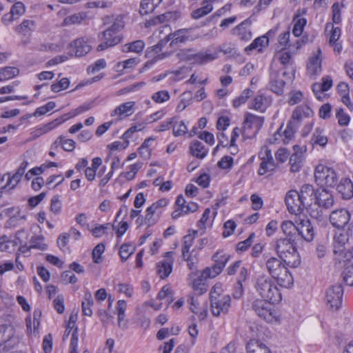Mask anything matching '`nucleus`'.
<instances>
[{"mask_svg": "<svg viewBox=\"0 0 353 353\" xmlns=\"http://www.w3.org/2000/svg\"><path fill=\"white\" fill-rule=\"evenodd\" d=\"M188 33L189 30L188 29L178 30L174 33H170L167 35L164 39L159 41V43L155 46L148 48L145 51L146 57H150L154 55L155 54H157L144 64L143 67L140 70V72H144L152 66L157 61L162 60L170 55V53L169 52L158 54L161 50L163 47L166 44V43L170 41V46L172 47L181 43H185L188 39Z\"/></svg>", "mask_w": 353, "mask_h": 353, "instance_id": "nucleus-1", "label": "nucleus"}, {"mask_svg": "<svg viewBox=\"0 0 353 353\" xmlns=\"http://www.w3.org/2000/svg\"><path fill=\"white\" fill-rule=\"evenodd\" d=\"M254 287L261 299H264L272 304L279 303L282 300L281 292L276 283L265 274L256 278Z\"/></svg>", "mask_w": 353, "mask_h": 353, "instance_id": "nucleus-2", "label": "nucleus"}, {"mask_svg": "<svg viewBox=\"0 0 353 353\" xmlns=\"http://www.w3.org/2000/svg\"><path fill=\"white\" fill-rule=\"evenodd\" d=\"M274 250L279 257L287 265L296 268L301 263L300 256L290 238H280L275 242Z\"/></svg>", "mask_w": 353, "mask_h": 353, "instance_id": "nucleus-3", "label": "nucleus"}, {"mask_svg": "<svg viewBox=\"0 0 353 353\" xmlns=\"http://www.w3.org/2000/svg\"><path fill=\"white\" fill-rule=\"evenodd\" d=\"M339 174L331 167L323 164H319L314 170L315 182L321 186L334 187L339 180Z\"/></svg>", "mask_w": 353, "mask_h": 353, "instance_id": "nucleus-4", "label": "nucleus"}, {"mask_svg": "<svg viewBox=\"0 0 353 353\" xmlns=\"http://www.w3.org/2000/svg\"><path fill=\"white\" fill-rule=\"evenodd\" d=\"M272 304L264 299H256L253 301L252 307L261 319L268 323H277L279 321V315Z\"/></svg>", "mask_w": 353, "mask_h": 353, "instance_id": "nucleus-5", "label": "nucleus"}, {"mask_svg": "<svg viewBox=\"0 0 353 353\" xmlns=\"http://www.w3.org/2000/svg\"><path fill=\"white\" fill-rule=\"evenodd\" d=\"M263 118L248 113L243 122V140L254 138L263 124Z\"/></svg>", "mask_w": 353, "mask_h": 353, "instance_id": "nucleus-6", "label": "nucleus"}, {"mask_svg": "<svg viewBox=\"0 0 353 353\" xmlns=\"http://www.w3.org/2000/svg\"><path fill=\"white\" fill-rule=\"evenodd\" d=\"M230 256L225 254L223 251H218L212 256V260L214 262L212 268H207L203 270L201 277L207 279L216 277L219 275L226 263L229 261Z\"/></svg>", "mask_w": 353, "mask_h": 353, "instance_id": "nucleus-7", "label": "nucleus"}, {"mask_svg": "<svg viewBox=\"0 0 353 353\" xmlns=\"http://www.w3.org/2000/svg\"><path fill=\"white\" fill-rule=\"evenodd\" d=\"M190 49L181 50L177 52L176 57L180 61H192L199 64H205L216 59L218 57L217 53H210L208 52H201L193 54Z\"/></svg>", "mask_w": 353, "mask_h": 353, "instance_id": "nucleus-8", "label": "nucleus"}, {"mask_svg": "<svg viewBox=\"0 0 353 353\" xmlns=\"http://www.w3.org/2000/svg\"><path fill=\"white\" fill-rule=\"evenodd\" d=\"M99 39L101 43L98 45L97 50L98 51L104 50L108 48L113 47L119 43L122 37L117 32L105 29L101 33L99 34Z\"/></svg>", "mask_w": 353, "mask_h": 353, "instance_id": "nucleus-9", "label": "nucleus"}, {"mask_svg": "<svg viewBox=\"0 0 353 353\" xmlns=\"http://www.w3.org/2000/svg\"><path fill=\"white\" fill-rule=\"evenodd\" d=\"M343 290L341 285H334L326 291L325 300L327 305L333 310L339 309L342 303Z\"/></svg>", "mask_w": 353, "mask_h": 353, "instance_id": "nucleus-10", "label": "nucleus"}, {"mask_svg": "<svg viewBox=\"0 0 353 353\" xmlns=\"http://www.w3.org/2000/svg\"><path fill=\"white\" fill-rule=\"evenodd\" d=\"M285 201L287 208L291 214L301 213L305 206V203L301 200L299 192L296 190H292L288 192Z\"/></svg>", "mask_w": 353, "mask_h": 353, "instance_id": "nucleus-11", "label": "nucleus"}, {"mask_svg": "<svg viewBox=\"0 0 353 353\" xmlns=\"http://www.w3.org/2000/svg\"><path fill=\"white\" fill-rule=\"evenodd\" d=\"M231 305L230 295H223L221 297L210 300V309L214 316L225 314Z\"/></svg>", "mask_w": 353, "mask_h": 353, "instance_id": "nucleus-12", "label": "nucleus"}, {"mask_svg": "<svg viewBox=\"0 0 353 353\" xmlns=\"http://www.w3.org/2000/svg\"><path fill=\"white\" fill-rule=\"evenodd\" d=\"M173 255V252H167L165 253L164 259L157 263V274L162 279L167 278L172 271Z\"/></svg>", "mask_w": 353, "mask_h": 353, "instance_id": "nucleus-13", "label": "nucleus"}, {"mask_svg": "<svg viewBox=\"0 0 353 353\" xmlns=\"http://www.w3.org/2000/svg\"><path fill=\"white\" fill-rule=\"evenodd\" d=\"M350 220V214L346 209L334 210L330 215L331 224L336 228H343Z\"/></svg>", "mask_w": 353, "mask_h": 353, "instance_id": "nucleus-14", "label": "nucleus"}, {"mask_svg": "<svg viewBox=\"0 0 353 353\" xmlns=\"http://www.w3.org/2000/svg\"><path fill=\"white\" fill-rule=\"evenodd\" d=\"M297 233L305 241H311L314 239V232L310 220L305 217H298L296 220Z\"/></svg>", "mask_w": 353, "mask_h": 353, "instance_id": "nucleus-15", "label": "nucleus"}, {"mask_svg": "<svg viewBox=\"0 0 353 353\" xmlns=\"http://www.w3.org/2000/svg\"><path fill=\"white\" fill-rule=\"evenodd\" d=\"M315 204L319 207L327 209L334 204L332 194L327 190L318 189L314 194Z\"/></svg>", "mask_w": 353, "mask_h": 353, "instance_id": "nucleus-16", "label": "nucleus"}, {"mask_svg": "<svg viewBox=\"0 0 353 353\" xmlns=\"http://www.w3.org/2000/svg\"><path fill=\"white\" fill-rule=\"evenodd\" d=\"M295 130L292 121H290L283 132H281V129L279 130L272 137L268 139V142L270 144H274L279 139H281L284 144H288L294 137Z\"/></svg>", "mask_w": 353, "mask_h": 353, "instance_id": "nucleus-17", "label": "nucleus"}, {"mask_svg": "<svg viewBox=\"0 0 353 353\" xmlns=\"http://www.w3.org/2000/svg\"><path fill=\"white\" fill-rule=\"evenodd\" d=\"M251 21L246 19L232 30V34L240 40L247 41L251 39L252 34L250 30Z\"/></svg>", "mask_w": 353, "mask_h": 353, "instance_id": "nucleus-18", "label": "nucleus"}, {"mask_svg": "<svg viewBox=\"0 0 353 353\" xmlns=\"http://www.w3.org/2000/svg\"><path fill=\"white\" fill-rule=\"evenodd\" d=\"M6 214L9 217L8 224L12 227L17 226L26 220V213L18 207L9 208L6 210Z\"/></svg>", "mask_w": 353, "mask_h": 353, "instance_id": "nucleus-19", "label": "nucleus"}, {"mask_svg": "<svg viewBox=\"0 0 353 353\" xmlns=\"http://www.w3.org/2000/svg\"><path fill=\"white\" fill-rule=\"evenodd\" d=\"M67 119L62 117L54 119V121L49 122L45 125L34 128L31 132V135L34 139L38 138L43 134H45L52 130L57 128L61 123H63Z\"/></svg>", "mask_w": 353, "mask_h": 353, "instance_id": "nucleus-20", "label": "nucleus"}, {"mask_svg": "<svg viewBox=\"0 0 353 353\" xmlns=\"http://www.w3.org/2000/svg\"><path fill=\"white\" fill-rule=\"evenodd\" d=\"M272 279L275 281L277 286L280 285L285 288H290L294 283L292 274L286 266L275 275V277H273Z\"/></svg>", "mask_w": 353, "mask_h": 353, "instance_id": "nucleus-21", "label": "nucleus"}, {"mask_svg": "<svg viewBox=\"0 0 353 353\" xmlns=\"http://www.w3.org/2000/svg\"><path fill=\"white\" fill-rule=\"evenodd\" d=\"M285 264L280 258L271 256L265 261V270L270 275V277L272 279L286 266Z\"/></svg>", "mask_w": 353, "mask_h": 353, "instance_id": "nucleus-22", "label": "nucleus"}, {"mask_svg": "<svg viewBox=\"0 0 353 353\" xmlns=\"http://www.w3.org/2000/svg\"><path fill=\"white\" fill-rule=\"evenodd\" d=\"M71 47L74 49V53L76 57H82L88 54L92 49L88 39L85 38H79L73 41Z\"/></svg>", "mask_w": 353, "mask_h": 353, "instance_id": "nucleus-23", "label": "nucleus"}, {"mask_svg": "<svg viewBox=\"0 0 353 353\" xmlns=\"http://www.w3.org/2000/svg\"><path fill=\"white\" fill-rule=\"evenodd\" d=\"M333 252L334 261L339 264H345L353 259V247L350 245L333 250Z\"/></svg>", "mask_w": 353, "mask_h": 353, "instance_id": "nucleus-24", "label": "nucleus"}, {"mask_svg": "<svg viewBox=\"0 0 353 353\" xmlns=\"http://www.w3.org/2000/svg\"><path fill=\"white\" fill-rule=\"evenodd\" d=\"M179 17L177 12H167L164 14H159L145 22V27L149 28L159 23H163L168 21H174Z\"/></svg>", "mask_w": 353, "mask_h": 353, "instance_id": "nucleus-25", "label": "nucleus"}, {"mask_svg": "<svg viewBox=\"0 0 353 353\" xmlns=\"http://www.w3.org/2000/svg\"><path fill=\"white\" fill-rule=\"evenodd\" d=\"M313 110L307 105L297 106L292 112L291 121L293 123H299L305 118L312 117Z\"/></svg>", "mask_w": 353, "mask_h": 353, "instance_id": "nucleus-26", "label": "nucleus"}, {"mask_svg": "<svg viewBox=\"0 0 353 353\" xmlns=\"http://www.w3.org/2000/svg\"><path fill=\"white\" fill-rule=\"evenodd\" d=\"M134 101H129L117 106L110 114L111 117H117L119 119L130 116L134 112Z\"/></svg>", "mask_w": 353, "mask_h": 353, "instance_id": "nucleus-27", "label": "nucleus"}, {"mask_svg": "<svg viewBox=\"0 0 353 353\" xmlns=\"http://www.w3.org/2000/svg\"><path fill=\"white\" fill-rule=\"evenodd\" d=\"M190 309L198 316L200 320H204L208 316V305L205 301L201 303L199 300L192 298Z\"/></svg>", "mask_w": 353, "mask_h": 353, "instance_id": "nucleus-28", "label": "nucleus"}, {"mask_svg": "<svg viewBox=\"0 0 353 353\" xmlns=\"http://www.w3.org/2000/svg\"><path fill=\"white\" fill-rule=\"evenodd\" d=\"M190 154L199 159H203L208 154L209 149L197 140L191 141L189 147Z\"/></svg>", "mask_w": 353, "mask_h": 353, "instance_id": "nucleus-29", "label": "nucleus"}, {"mask_svg": "<svg viewBox=\"0 0 353 353\" xmlns=\"http://www.w3.org/2000/svg\"><path fill=\"white\" fill-rule=\"evenodd\" d=\"M336 190L345 199H349L353 196V183L350 179H342L337 185Z\"/></svg>", "mask_w": 353, "mask_h": 353, "instance_id": "nucleus-30", "label": "nucleus"}, {"mask_svg": "<svg viewBox=\"0 0 353 353\" xmlns=\"http://www.w3.org/2000/svg\"><path fill=\"white\" fill-rule=\"evenodd\" d=\"M321 50L320 48H318L316 53L309 59V61L307 65V70L310 75H315L321 70Z\"/></svg>", "mask_w": 353, "mask_h": 353, "instance_id": "nucleus-31", "label": "nucleus"}, {"mask_svg": "<svg viewBox=\"0 0 353 353\" xmlns=\"http://www.w3.org/2000/svg\"><path fill=\"white\" fill-rule=\"evenodd\" d=\"M349 234L347 232L344 230H339L336 232L334 236L333 240V250H336L338 249H342V248H345L349 246Z\"/></svg>", "mask_w": 353, "mask_h": 353, "instance_id": "nucleus-32", "label": "nucleus"}, {"mask_svg": "<svg viewBox=\"0 0 353 353\" xmlns=\"http://www.w3.org/2000/svg\"><path fill=\"white\" fill-rule=\"evenodd\" d=\"M61 145L62 148L66 152H72L74 150L76 143L71 139H65L63 136H59L51 146V150H54Z\"/></svg>", "mask_w": 353, "mask_h": 353, "instance_id": "nucleus-33", "label": "nucleus"}, {"mask_svg": "<svg viewBox=\"0 0 353 353\" xmlns=\"http://www.w3.org/2000/svg\"><path fill=\"white\" fill-rule=\"evenodd\" d=\"M311 143L312 145H318L321 147H325L327 143V137L325 134V130L321 127L315 128L311 138Z\"/></svg>", "mask_w": 353, "mask_h": 353, "instance_id": "nucleus-34", "label": "nucleus"}, {"mask_svg": "<svg viewBox=\"0 0 353 353\" xmlns=\"http://www.w3.org/2000/svg\"><path fill=\"white\" fill-rule=\"evenodd\" d=\"M161 1L162 0H142L139 6L140 14L146 15L152 12Z\"/></svg>", "mask_w": 353, "mask_h": 353, "instance_id": "nucleus-35", "label": "nucleus"}, {"mask_svg": "<svg viewBox=\"0 0 353 353\" xmlns=\"http://www.w3.org/2000/svg\"><path fill=\"white\" fill-rule=\"evenodd\" d=\"M246 350L248 353H271L265 344L257 340H250L246 345Z\"/></svg>", "mask_w": 353, "mask_h": 353, "instance_id": "nucleus-36", "label": "nucleus"}, {"mask_svg": "<svg viewBox=\"0 0 353 353\" xmlns=\"http://www.w3.org/2000/svg\"><path fill=\"white\" fill-rule=\"evenodd\" d=\"M268 44V36L259 37L245 48V51L246 52H249L253 50H257L258 52H261L263 51V48L267 47Z\"/></svg>", "mask_w": 353, "mask_h": 353, "instance_id": "nucleus-37", "label": "nucleus"}, {"mask_svg": "<svg viewBox=\"0 0 353 353\" xmlns=\"http://www.w3.org/2000/svg\"><path fill=\"white\" fill-rule=\"evenodd\" d=\"M198 209V205L194 202L185 203L184 206L181 209H175L172 213V217L174 219L185 215L190 212H194Z\"/></svg>", "mask_w": 353, "mask_h": 353, "instance_id": "nucleus-38", "label": "nucleus"}, {"mask_svg": "<svg viewBox=\"0 0 353 353\" xmlns=\"http://www.w3.org/2000/svg\"><path fill=\"white\" fill-rule=\"evenodd\" d=\"M271 99L264 95H257L253 100L252 107L256 110L261 112L265 111V110L270 105Z\"/></svg>", "mask_w": 353, "mask_h": 353, "instance_id": "nucleus-39", "label": "nucleus"}, {"mask_svg": "<svg viewBox=\"0 0 353 353\" xmlns=\"http://www.w3.org/2000/svg\"><path fill=\"white\" fill-rule=\"evenodd\" d=\"M35 29V22L33 20H23L21 24L15 28V32L24 36L29 34Z\"/></svg>", "mask_w": 353, "mask_h": 353, "instance_id": "nucleus-40", "label": "nucleus"}, {"mask_svg": "<svg viewBox=\"0 0 353 353\" xmlns=\"http://www.w3.org/2000/svg\"><path fill=\"white\" fill-rule=\"evenodd\" d=\"M14 330L10 325H0V345L9 342L14 336Z\"/></svg>", "mask_w": 353, "mask_h": 353, "instance_id": "nucleus-41", "label": "nucleus"}, {"mask_svg": "<svg viewBox=\"0 0 353 353\" xmlns=\"http://www.w3.org/2000/svg\"><path fill=\"white\" fill-rule=\"evenodd\" d=\"M145 47V43L142 40H137L131 43H126L121 47L123 52H136L141 53Z\"/></svg>", "mask_w": 353, "mask_h": 353, "instance_id": "nucleus-42", "label": "nucleus"}, {"mask_svg": "<svg viewBox=\"0 0 353 353\" xmlns=\"http://www.w3.org/2000/svg\"><path fill=\"white\" fill-rule=\"evenodd\" d=\"M17 243L15 241L11 240L8 236H0V252H14Z\"/></svg>", "mask_w": 353, "mask_h": 353, "instance_id": "nucleus-43", "label": "nucleus"}, {"mask_svg": "<svg viewBox=\"0 0 353 353\" xmlns=\"http://www.w3.org/2000/svg\"><path fill=\"white\" fill-rule=\"evenodd\" d=\"M213 10V6L212 3H210L209 0H204L202 2V6L192 12V17L194 19H199L208 13H210Z\"/></svg>", "mask_w": 353, "mask_h": 353, "instance_id": "nucleus-44", "label": "nucleus"}, {"mask_svg": "<svg viewBox=\"0 0 353 353\" xmlns=\"http://www.w3.org/2000/svg\"><path fill=\"white\" fill-rule=\"evenodd\" d=\"M93 305V300L92 294L90 292L87 291L84 294L83 300L81 303L82 312L84 315L91 316L92 314V305Z\"/></svg>", "mask_w": 353, "mask_h": 353, "instance_id": "nucleus-45", "label": "nucleus"}, {"mask_svg": "<svg viewBox=\"0 0 353 353\" xmlns=\"http://www.w3.org/2000/svg\"><path fill=\"white\" fill-rule=\"evenodd\" d=\"M4 175L5 176H8V178L6 183L3 186H2V188L7 189V190L14 189L20 182L23 176V174L18 172L17 171H16L15 173L13 174L12 176L10 173H7Z\"/></svg>", "mask_w": 353, "mask_h": 353, "instance_id": "nucleus-46", "label": "nucleus"}, {"mask_svg": "<svg viewBox=\"0 0 353 353\" xmlns=\"http://www.w3.org/2000/svg\"><path fill=\"white\" fill-rule=\"evenodd\" d=\"M315 192L312 185L309 184L303 185L301 191L299 192L301 200L303 201V203H305V205L307 204V199H310L312 200V196H314Z\"/></svg>", "mask_w": 353, "mask_h": 353, "instance_id": "nucleus-47", "label": "nucleus"}, {"mask_svg": "<svg viewBox=\"0 0 353 353\" xmlns=\"http://www.w3.org/2000/svg\"><path fill=\"white\" fill-rule=\"evenodd\" d=\"M283 232L288 236L287 238L292 239L297 233V224L295 225L291 221H284L281 225Z\"/></svg>", "mask_w": 353, "mask_h": 353, "instance_id": "nucleus-48", "label": "nucleus"}, {"mask_svg": "<svg viewBox=\"0 0 353 353\" xmlns=\"http://www.w3.org/2000/svg\"><path fill=\"white\" fill-rule=\"evenodd\" d=\"M159 214H160L158 213V210L154 208L152 204L148 207L145 210V215L144 219L145 224L149 225L154 224L157 222Z\"/></svg>", "mask_w": 353, "mask_h": 353, "instance_id": "nucleus-49", "label": "nucleus"}, {"mask_svg": "<svg viewBox=\"0 0 353 353\" xmlns=\"http://www.w3.org/2000/svg\"><path fill=\"white\" fill-rule=\"evenodd\" d=\"M288 103L290 105H296L301 101H305L303 94L298 90H291L288 93Z\"/></svg>", "mask_w": 353, "mask_h": 353, "instance_id": "nucleus-50", "label": "nucleus"}, {"mask_svg": "<svg viewBox=\"0 0 353 353\" xmlns=\"http://www.w3.org/2000/svg\"><path fill=\"white\" fill-rule=\"evenodd\" d=\"M303 158L301 154H292L290 157L289 164L292 172H298L302 166Z\"/></svg>", "mask_w": 353, "mask_h": 353, "instance_id": "nucleus-51", "label": "nucleus"}, {"mask_svg": "<svg viewBox=\"0 0 353 353\" xmlns=\"http://www.w3.org/2000/svg\"><path fill=\"white\" fill-rule=\"evenodd\" d=\"M108 19L110 21V23H112V25L107 29L112 30V32L119 33V32L123 28L125 23L123 21V17L117 16L114 18L108 17Z\"/></svg>", "mask_w": 353, "mask_h": 353, "instance_id": "nucleus-52", "label": "nucleus"}, {"mask_svg": "<svg viewBox=\"0 0 353 353\" xmlns=\"http://www.w3.org/2000/svg\"><path fill=\"white\" fill-rule=\"evenodd\" d=\"M197 234V231L194 230L192 233H190L183 237V245H182V255H185V253L189 252L190 248L192 246L195 236Z\"/></svg>", "mask_w": 353, "mask_h": 353, "instance_id": "nucleus-53", "label": "nucleus"}, {"mask_svg": "<svg viewBox=\"0 0 353 353\" xmlns=\"http://www.w3.org/2000/svg\"><path fill=\"white\" fill-rule=\"evenodd\" d=\"M343 3L335 2L332 6V19L334 23L339 24L341 22V8H344Z\"/></svg>", "mask_w": 353, "mask_h": 353, "instance_id": "nucleus-54", "label": "nucleus"}, {"mask_svg": "<svg viewBox=\"0 0 353 353\" xmlns=\"http://www.w3.org/2000/svg\"><path fill=\"white\" fill-rule=\"evenodd\" d=\"M286 72H282L281 74L276 72L271 74V83L272 85L275 87L276 88H283L285 84L286 81L283 79L286 75Z\"/></svg>", "mask_w": 353, "mask_h": 353, "instance_id": "nucleus-55", "label": "nucleus"}, {"mask_svg": "<svg viewBox=\"0 0 353 353\" xmlns=\"http://www.w3.org/2000/svg\"><path fill=\"white\" fill-rule=\"evenodd\" d=\"M157 299L165 300V303L170 304L173 300L172 292L169 285L163 286L157 294Z\"/></svg>", "mask_w": 353, "mask_h": 353, "instance_id": "nucleus-56", "label": "nucleus"}, {"mask_svg": "<svg viewBox=\"0 0 353 353\" xmlns=\"http://www.w3.org/2000/svg\"><path fill=\"white\" fill-rule=\"evenodd\" d=\"M19 72L15 67H6L0 70V81L11 79L17 76Z\"/></svg>", "mask_w": 353, "mask_h": 353, "instance_id": "nucleus-57", "label": "nucleus"}, {"mask_svg": "<svg viewBox=\"0 0 353 353\" xmlns=\"http://www.w3.org/2000/svg\"><path fill=\"white\" fill-rule=\"evenodd\" d=\"M139 63V59L137 57H134L131 59H126L123 61L119 62L117 64V68L123 71L125 70H131L133 69L138 63Z\"/></svg>", "mask_w": 353, "mask_h": 353, "instance_id": "nucleus-58", "label": "nucleus"}, {"mask_svg": "<svg viewBox=\"0 0 353 353\" xmlns=\"http://www.w3.org/2000/svg\"><path fill=\"white\" fill-rule=\"evenodd\" d=\"M270 145L268 139L261 148L259 152V157L261 161H274L272 154V149L270 148Z\"/></svg>", "mask_w": 353, "mask_h": 353, "instance_id": "nucleus-59", "label": "nucleus"}, {"mask_svg": "<svg viewBox=\"0 0 353 353\" xmlns=\"http://www.w3.org/2000/svg\"><path fill=\"white\" fill-rule=\"evenodd\" d=\"M219 52L223 53L228 58L234 57L239 55L238 51L234 45L232 43H224L219 47Z\"/></svg>", "mask_w": 353, "mask_h": 353, "instance_id": "nucleus-60", "label": "nucleus"}, {"mask_svg": "<svg viewBox=\"0 0 353 353\" xmlns=\"http://www.w3.org/2000/svg\"><path fill=\"white\" fill-rule=\"evenodd\" d=\"M275 168L276 163L274 161H261L258 170V174L261 176L264 175L266 173L274 170Z\"/></svg>", "mask_w": 353, "mask_h": 353, "instance_id": "nucleus-61", "label": "nucleus"}, {"mask_svg": "<svg viewBox=\"0 0 353 353\" xmlns=\"http://www.w3.org/2000/svg\"><path fill=\"white\" fill-rule=\"evenodd\" d=\"M134 248L130 244H123L119 249V256L122 261H125L134 252Z\"/></svg>", "mask_w": 353, "mask_h": 353, "instance_id": "nucleus-62", "label": "nucleus"}, {"mask_svg": "<svg viewBox=\"0 0 353 353\" xmlns=\"http://www.w3.org/2000/svg\"><path fill=\"white\" fill-rule=\"evenodd\" d=\"M329 28L331 29L329 43L330 44H334L341 36V30L339 27L334 28L333 24L331 23H327L325 25V30H327Z\"/></svg>", "mask_w": 353, "mask_h": 353, "instance_id": "nucleus-63", "label": "nucleus"}, {"mask_svg": "<svg viewBox=\"0 0 353 353\" xmlns=\"http://www.w3.org/2000/svg\"><path fill=\"white\" fill-rule=\"evenodd\" d=\"M188 130V127L183 121H177L173 125L172 132L174 137L185 135Z\"/></svg>", "mask_w": 353, "mask_h": 353, "instance_id": "nucleus-64", "label": "nucleus"}]
</instances>
